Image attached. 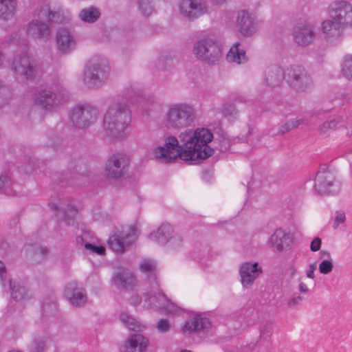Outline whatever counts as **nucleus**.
<instances>
[{"label":"nucleus","mask_w":352,"mask_h":352,"mask_svg":"<svg viewBox=\"0 0 352 352\" xmlns=\"http://www.w3.org/2000/svg\"><path fill=\"white\" fill-rule=\"evenodd\" d=\"M179 138L181 145L175 137H166L164 144L155 148L154 157L162 162L170 163L177 157L184 161H196L207 159L213 154V149L208 145L213 135L208 129L186 130L179 134Z\"/></svg>","instance_id":"nucleus-1"},{"label":"nucleus","mask_w":352,"mask_h":352,"mask_svg":"<svg viewBox=\"0 0 352 352\" xmlns=\"http://www.w3.org/2000/svg\"><path fill=\"white\" fill-rule=\"evenodd\" d=\"M131 121V113L127 104L116 102L104 114L102 129L109 138L122 141L128 137L126 129Z\"/></svg>","instance_id":"nucleus-2"},{"label":"nucleus","mask_w":352,"mask_h":352,"mask_svg":"<svg viewBox=\"0 0 352 352\" xmlns=\"http://www.w3.org/2000/svg\"><path fill=\"white\" fill-rule=\"evenodd\" d=\"M196 117V110L192 105L186 102H177L168 106L165 120L169 127L180 129L191 126Z\"/></svg>","instance_id":"nucleus-3"},{"label":"nucleus","mask_w":352,"mask_h":352,"mask_svg":"<svg viewBox=\"0 0 352 352\" xmlns=\"http://www.w3.org/2000/svg\"><path fill=\"white\" fill-rule=\"evenodd\" d=\"M98 109L91 104H78L71 110L69 120L78 129H86L94 124L98 118Z\"/></svg>","instance_id":"nucleus-4"},{"label":"nucleus","mask_w":352,"mask_h":352,"mask_svg":"<svg viewBox=\"0 0 352 352\" xmlns=\"http://www.w3.org/2000/svg\"><path fill=\"white\" fill-rule=\"evenodd\" d=\"M195 56L208 64H215L222 57L220 44L214 38L206 37L197 41L192 49Z\"/></svg>","instance_id":"nucleus-5"},{"label":"nucleus","mask_w":352,"mask_h":352,"mask_svg":"<svg viewBox=\"0 0 352 352\" xmlns=\"http://www.w3.org/2000/svg\"><path fill=\"white\" fill-rule=\"evenodd\" d=\"M69 173L57 176L56 181L62 187L69 185H81L88 182L89 170L81 160H72L69 165Z\"/></svg>","instance_id":"nucleus-6"},{"label":"nucleus","mask_w":352,"mask_h":352,"mask_svg":"<svg viewBox=\"0 0 352 352\" xmlns=\"http://www.w3.org/2000/svg\"><path fill=\"white\" fill-rule=\"evenodd\" d=\"M138 230L135 226L116 230L108 240L109 247L114 252H124L137 239Z\"/></svg>","instance_id":"nucleus-7"},{"label":"nucleus","mask_w":352,"mask_h":352,"mask_svg":"<svg viewBox=\"0 0 352 352\" xmlns=\"http://www.w3.org/2000/svg\"><path fill=\"white\" fill-rule=\"evenodd\" d=\"M68 97V92L63 88L58 89L56 93L48 89H41L34 94V103L44 111H52Z\"/></svg>","instance_id":"nucleus-8"},{"label":"nucleus","mask_w":352,"mask_h":352,"mask_svg":"<svg viewBox=\"0 0 352 352\" xmlns=\"http://www.w3.org/2000/svg\"><path fill=\"white\" fill-rule=\"evenodd\" d=\"M130 160L123 153L111 155L106 162L104 175L109 179H119L124 177L129 170Z\"/></svg>","instance_id":"nucleus-9"},{"label":"nucleus","mask_w":352,"mask_h":352,"mask_svg":"<svg viewBox=\"0 0 352 352\" xmlns=\"http://www.w3.org/2000/svg\"><path fill=\"white\" fill-rule=\"evenodd\" d=\"M173 227L169 223H162L156 231L151 232L148 237L151 240L164 245L169 243L173 249L180 248L182 245V239L179 235H174Z\"/></svg>","instance_id":"nucleus-10"},{"label":"nucleus","mask_w":352,"mask_h":352,"mask_svg":"<svg viewBox=\"0 0 352 352\" xmlns=\"http://www.w3.org/2000/svg\"><path fill=\"white\" fill-rule=\"evenodd\" d=\"M285 79L291 87L298 92L305 91L311 85V79L301 67H286Z\"/></svg>","instance_id":"nucleus-11"},{"label":"nucleus","mask_w":352,"mask_h":352,"mask_svg":"<svg viewBox=\"0 0 352 352\" xmlns=\"http://www.w3.org/2000/svg\"><path fill=\"white\" fill-rule=\"evenodd\" d=\"M294 237L290 232L277 228L266 241V245L273 252L279 254L288 250L292 245Z\"/></svg>","instance_id":"nucleus-12"},{"label":"nucleus","mask_w":352,"mask_h":352,"mask_svg":"<svg viewBox=\"0 0 352 352\" xmlns=\"http://www.w3.org/2000/svg\"><path fill=\"white\" fill-rule=\"evenodd\" d=\"M329 14L346 28L352 25V5L344 1H335L329 8Z\"/></svg>","instance_id":"nucleus-13"},{"label":"nucleus","mask_w":352,"mask_h":352,"mask_svg":"<svg viewBox=\"0 0 352 352\" xmlns=\"http://www.w3.org/2000/svg\"><path fill=\"white\" fill-rule=\"evenodd\" d=\"M340 185L336 182L334 174L329 170L319 171L316 176L314 190L318 194L335 193Z\"/></svg>","instance_id":"nucleus-14"},{"label":"nucleus","mask_w":352,"mask_h":352,"mask_svg":"<svg viewBox=\"0 0 352 352\" xmlns=\"http://www.w3.org/2000/svg\"><path fill=\"white\" fill-rule=\"evenodd\" d=\"M110 76V67H85L83 82L88 88L101 87Z\"/></svg>","instance_id":"nucleus-15"},{"label":"nucleus","mask_w":352,"mask_h":352,"mask_svg":"<svg viewBox=\"0 0 352 352\" xmlns=\"http://www.w3.org/2000/svg\"><path fill=\"white\" fill-rule=\"evenodd\" d=\"M179 8L181 14L189 20L197 19L208 12L204 0H182Z\"/></svg>","instance_id":"nucleus-16"},{"label":"nucleus","mask_w":352,"mask_h":352,"mask_svg":"<svg viewBox=\"0 0 352 352\" xmlns=\"http://www.w3.org/2000/svg\"><path fill=\"white\" fill-rule=\"evenodd\" d=\"M293 38L299 45H308L315 38V27L311 23H301L293 29Z\"/></svg>","instance_id":"nucleus-17"},{"label":"nucleus","mask_w":352,"mask_h":352,"mask_svg":"<svg viewBox=\"0 0 352 352\" xmlns=\"http://www.w3.org/2000/svg\"><path fill=\"white\" fill-rule=\"evenodd\" d=\"M65 298L75 307H82L87 300L85 289L75 281L69 283L64 292Z\"/></svg>","instance_id":"nucleus-18"},{"label":"nucleus","mask_w":352,"mask_h":352,"mask_svg":"<svg viewBox=\"0 0 352 352\" xmlns=\"http://www.w3.org/2000/svg\"><path fill=\"white\" fill-rule=\"evenodd\" d=\"M112 283L118 289H132L137 283L134 274L128 270H121L114 273Z\"/></svg>","instance_id":"nucleus-19"},{"label":"nucleus","mask_w":352,"mask_h":352,"mask_svg":"<svg viewBox=\"0 0 352 352\" xmlns=\"http://www.w3.org/2000/svg\"><path fill=\"white\" fill-rule=\"evenodd\" d=\"M261 25L262 21L254 10H243V37L256 34Z\"/></svg>","instance_id":"nucleus-20"},{"label":"nucleus","mask_w":352,"mask_h":352,"mask_svg":"<svg viewBox=\"0 0 352 352\" xmlns=\"http://www.w3.org/2000/svg\"><path fill=\"white\" fill-rule=\"evenodd\" d=\"M122 97L127 102L131 104H140L142 107L144 106V102L152 104L155 102L152 96L146 97L139 89L133 87H129L125 88L122 92Z\"/></svg>","instance_id":"nucleus-21"},{"label":"nucleus","mask_w":352,"mask_h":352,"mask_svg":"<svg viewBox=\"0 0 352 352\" xmlns=\"http://www.w3.org/2000/svg\"><path fill=\"white\" fill-rule=\"evenodd\" d=\"M210 327L208 318L203 317L201 314L195 315L192 318L186 321L183 327V331L189 333L193 332H205Z\"/></svg>","instance_id":"nucleus-22"},{"label":"nucleus","mask_w":352,"mask_h":352,"mask_svg":"<svg viewBox=\"0 0 352 352\" xmlns=\"http://www.w3.org/2000/svg\"><path fill=\"white\" fill-rule=\"evenodd\" d=\"M27 33L34 38H47L50 31L48 25L38 19L32 20L28 25Z\"/></svg>","instance_id":"nucleus-23"},{"label":"nucleus","mask_w":352,"mask_h":352,"mask_svg":"<svg viewBox=\"0 0 352 352\" xmlns=\"http://www.w3.org/2000/svg\"><path fill=\"white\" fill-rule=\"evenodd\" d=\"M58 50L62 53H67L75 47V41L66 29H60L56 34Z\"/></svg>","instance_id":"nucleus-24"},{"label":"nucleus","mask_w":352,"mask_h":352,"mask_svg":"<svg viewBox=\"0 0 352 352\" xmlns=\"http://www.w3.org/2000/svg\"><path fill=\"white\" fill-rule=\"evenodd\" d=\"M342 30H344L343 27L333 17L329 16L321 24V30L327 39L338 38Z\"/></svg>","instance_id":"nucleus-25"},{"label":"nucleus","mask_w":352,"mask_h":352,"mask_svg":"<svg viewBox=\"0 0 352 352\" xmlns=\"http://www.w3.org/2000/svg\"><path fill=\"white\" fill-rule=\"evenodd\" d=\"M148 340L141 334H133L124 344L126 352H142L148 346Z\"/></svg>","instance_id":"nucleus-26"},{"label":"nucleus","mask_w":352,"mask_h":352,"mask_svg":"<svg viewBox=\"0 0 352 352\" xmlns=\"http://www.w3.org/2000/svg\"><path fill=\"white\" fill-rule=\"evenodd\" d=\"M263 270L258 267V263H243V286L252 284L262 273Z\"/></svg>","instance_id":"nucleus-27"},{"label":"nucleus","mask_w":352,"mask_h":352,"mask_svg":"<svg viewBox=\"0 0 352 352\" xmlns=\"http://www.w3.org/2000/svg\"><path fill=\"white\" fill-rule=\"evenodd\" d=\"M140 269L150 280L151 285H157V282L156 281L157 265L155 261L144 259L140 265Z\"/></svg>","instance_id":"nucleus-28"},{"label":"nucleus","mask_w":352,"mask_h":352,"mask_svg":"<svg viewBox=\"0 0 352 352\" xmlns=\"http://www.w3.org/2000/svg\"><path fill=\"white\" fill-rule=\"evenodd\" d=\"M9 285L11 296L14 300L20 301L31 298L30 291L19 283L12 282L11 280H9Z\"/></svg>","instance_id":"nucleus-29"},{"label":"nucleus","mask_w":352,"mask_h":352,"mask_svg":"<svg viewBox=\"0 0 352 352\" xmlns=\"http://www.w3.org/2000/svg\"><path fill=\"white\" fill-rule=\"evenodd\" d=\"M285 69L286 67H275L268 71L265 78L267 84L272 87L279 85L285 78Z\"/></svg>","instance_id":"nucleus-30"},{"label":"nucleus","mask_w":352,"mask_h":352,"mask_svg":"<svg viewBox=\"0 0 352 352\" xmlns=\"http://www.w3.org/2000/svg\"><path fill=\"white\" fill-rule=\"evenodd\" d=\"M100 16V12L98 8L94 6H89L82 9L78 13V18L87 23H94Z\"/></svg>","instance_id":"nucleus-31"},{"label":"nucleus","mask_w":352,"mask_h":352,"mask_svg":"<svg viewBox=\"0 0 352 352\" xmlns=\"http://www.w3.org/2000/svg\"><path fill=\"white\" fill-rule=\"evenodd\" d=\"M16 8V0H0V16L3 20L12 19Z\"/></svg>","instance_id":"nucleus-32"},{"label":"nucleus","mask_w":352,"mask_h":352,"mask_svg":"<svg viewBox=\"0 0 352 352\" xmlns=\"http://www.w3.org/2000/svg\"><path fill=\"white\" fill-rule=\"evenodd\" d=\"M161 294H164L158 288V284L157 285L153 284L151 285V291L146 294L144 306L146 308L155 307L158 309L155 305V302H162L159 298Z\"/></svg>","instance_id":"nucleus-33"},{"label":"nucleus","mask_w":352,"mask_h":352,"mask_svg":"<svg viewBox=\"0 0 352 352\" xmlns=\"http://www.w3.org/2000/svg\"><path fill=\"white\" fill-rule=\"evenodd\" d=\"M155 0H138L137 6L140 14L148 17L155 13Z\"/></svg>","instance_id":"nucleus-34"},{"label":"nucleus","mask_w":352,"mask_h":352,"mask_svg":"<svg viewBox=\"0 0 352 352\" xmlns=\"http://www.w3.org/2000/svg\"><path fill=\"white\" fill-rule=\"evenodd\" d=\"M159 298L162 302H155V305L158 307V309L166 311L168 314H175L177 313L178 307L174 303L170 302L165 294H161Z\"/></svg>","instance_id":"nucleus-35"},{"label":"nucleus","mask_w":352,"mask_h":352,"mask_svg":"<svg viewBox=\"0 0 352 352\" xmlns=\"http://www.w3.org/2000/svg\"><path fill=\"white\" fill-rule=\"evenodd\" d=\"M120 320L128 327L129 329L135 331H142L144 327L137 321L132 316L126 312H122L120 315Z\"/></svg>","instance_id":"nucleus-36"},{"label":"nucleus","mask_w":352,"mask_h":352,"mask_svg":"<svg viewBox=\"0 0 352 352\" xmlns=\"http://www.w3.org/2000/svg\"><path fill=\"white\" fill-rule=\"evenodd\" d=\"M41 19H47L49 22H56L59 14L57 12L52 11L47 5L41 6L40 10L36 14Z\"/></svg>","instance_id":"nucleus-37"},{"label":"nucleus","mask_w":352,"mask_h":352,"mask_svg":"<svg viewBox=\"0 0 352 352\" xmlns=\"http://www.w3.org/2000/svg\"><path fill=\"white\" fill-rule=\"evenodd\" d=\"M13 72L16 74V79L21 78L26 80H32L35 76V67H12Z\"/></svg>","instance_id":"nucleus-38"},{"label":"nucleus","mask_w":352,"mask_h":352,"mask_svg":"<svg viewBox=\"0 0 352 352\" xmlns=\"http://www.w3.org/2000/svg\"><path fill=\"white\" fill-rule=\"evenodd\" d=\"M28 350L30 352H46L44 339L41 336H34L28 346Z\"/></svg>","instance_id":"nucleus-39"},{"label":"nucleus","mask_w":352,"mask_h":352,"mask_svg":"<svg viewBox=\"0 0 352 352\" xmlns=\"http://www.w3.org/2000/svg\"><path fill=\"white\" fill-rule=\"evenodd\" d=\"M223 115L230 120H232L239 117V111L236 109L234 104L232 102H226L223 104L221 109Z\"/></svg>","instance_id":"nucleus-40"},{"label":"nucleus","mask_w":352,"mask_h":352,"mask_svg":"<svg viewBox=\"0 0 352 352\" xmlns=\"http://www.w3.org/2000/svg\"><path fill=\"white\" fill-rule=\"evenodd\" d=\"M239 43H236L228 52L226 59L229 63H241V55L242 53L239 52Z\"/></svg>","instance_id":"nucleus-41"},{"label":"nucleus","mask_w":352,"mask_h":352,"mask_svg":"<svg viewBox=\"0 0 352 352\" xmlns=\"http://www.w3.org/2000/svg\"><path fill=\"white\" fill-rule=\"evenodd\" d=\"M3 190V192L8 196L15 195L14 191L12 188V182L8 177H0V190Z\"/></svg>","instance_id":"nucleus-42"},{"label":"nucleus","mask_w":352,"mask_h":352,"mask_svg":"<svg viewBox=\"0 0 352 352\" xmlns=\"http://www.w3.org/2000/svg\"><path fill=\"white\" fill-rule=\"evenodd\" d=\"M108 59L102 55H94L88 61L86 66H109Z\"/></svg>","instance_id":"nucleus-43"},{"label":"nucleus","mask_w":352,"mask_h":352,"mask_svg":"<svg viewBox=\"0 0 352 352\" xmlns=\"http://www.w3.org/2000/svg\"><path fill=\"white\" fill-rule=\"evenodd\" d=\"M77 209L72 205H68L65 211V221L68 226H72L74 223V219L77 214Z\"/></svg>","instance_id":"nucleus-44"},{"label":"nucleus","mask_w":352,"mask_h":352,"mask_svg":"<svg viewBox=\"0 0 352 352\" xmlns=\"http://www.w3.org/2000/svg\"><path fill=\"white\" fill-rule=\"evenodd\" d=\"M309 118L307 117H302L300 118H294L288 120L287 122H285L286 128H287L288 131H291L293 129H295L300 124H309Z\"/></svg>","instance_id":"nucleus-45"},{"label":"nucleus","mask_w":352,"mask_h":352,"mask_svg":"<svg viewBox=\"0 0 352 352\" xmlns=\"http://www.w3.org/2000/svg\"><path fill=\"white\" fill-rule=\"evenodd\" d=\"M319 271L322 274H328L332 272L333 268V260L325 259L319 264Z\"/></svg>","instance_id":"nucleus-46"},{"label":"nucleus","mask_w":352,"mask_h":352,"mask_svg":"<svg viewBox=\"0 0 352 352\" xmlns=\"http://www.w3.org/2000/svg\"><path fill=\"white\" fill-rule=\"evenodd\" d=\"M338 124V122L335 119H332L327 122H324L322 125L320 126L318 130L320 133L325 134L329 130L336 129Z\"/></svg>","instance_id":"nucleus-47"},{"label":"nucleus","mask_w":352,"mask_h":352,"mask_svg":"<svg viewBox=\"0 0 352 352\" xmlns=\"http://www.w3.org/2000/svg\"><path fill=\"white\" fill-rule=\"evenodd\" d=\"M12 66H32L30 60L26 54H22L17 58H15Z\"/></svg>","instance_id":"nucleus-48"},{"label":"nucleus","mask_w":352,"mask_h":352,"mask_svg":"<svg viewBox=\"0 0 352 352\" xmlns=\"http://www.w3.org/2000/svg\"><path fill=\"white\" fill-rule=\"evenodd\" d=\"M346 221V216L345 213L343 210H337L336 212V215L334 217V221L333 224V228L334 229H336L338 228V226L345 222Z\"/></svg>","instance_id":"nucleus-49"},{"label":"nucleus","mask_w":352,"mask_h":352,"mask_svg":"<svg viewBox=\"0 0 352 352\" xmlns=\"http://www.w3.org/2000/svg\"><path fill=\"white\" fill-rule=\"evenodd\" d=\"M85 248L98 255H104L105 254V248L103 246H98L89 243H86Z\"/></svg>","instance_id":"nucleus-50"},{"label":"nucleus","mask_w":352,"mask_h":352,"mask_svg":"<svg viewBox=\"0 0 352 352\" xmlns=\"http://www.w3.org/2000/svg\"><path fill=\"white\" fill-rule=\"evenodd\" d=\"M303 297L299 295L292 296L288 301V307L291 308L296 307L301 304Z\"/></svg>","instance_id":"nucleus-51"},{"label":"nucleus","mask_w":352,"mask_h":352,"mask_svg":"<svg viewBox=\"0 0 352 352\" xmlns=\"http://www.w3.org/2000/svg\"><path fill=\"white\" fill-rule=\"evenodd\" d=\"M157 328L160 332H167L170 329V323L166 319H161L157 322Z\"/></svg>","instance_id":"nucleus-52"},{"label":"nucleus","mask_w":352,"mask_h":352,"mask_svg":"<svg viewBox=\"0 0 352 352\" xmlns=\"http://www.w3.org/2000/svg\"><path fill=\"white\" fill-rule=\"evenodd\" d=\"M7 273L6 270V266L3 262L0 261V281L3 287H6V278Z\"/></svg>","instance_id":"nucleus-53"},{"label":"nucleus","mask_w":352,"mask_h":352,"mask_svg":"<svg viewBox=\"0 0 352 352\" xmlns=\"http://www.w3.org/2000/svg\"><path fill=\"white\" fill-rule=\"evenodd\" d=\"M321 239L319 237H316L311 243L310 249L312 252H317L321 247Z\"/></svg>","instance_id":"nucleus-54"},{"label":"nucleus","mask_w":352,"mask_h":352,"mask_svg":"<svg viewBox=\"0 0 352 352\" xmlns=\"http://www.w3.org/2000/svg\"><path fill=\"white\" fill-rule=\"evenodd\" d=\"M316 263H311L308 266V270L306 272V276L307 278L314 279L315 278L314 272L316 270Z\"/></svg>","instance_id":"nucleus-55"},{"label":"nucleus","mask_w":352,"mask_h":352,"mask_svg":"<svg viewBox=\"0 0 352 352\" xmlns=\"http://www.w3.org/2000/svg\"><path fill=\"white\" fill-rule=\"evenodd\" d=\"M298 289L300 293L301 294H307L309 292V289L307 285L304 283L302 278H299L298 279Z\"/></svg>","instance_id":"nucleus-56"},{"label":"nucleus","mask_w":352,"mask_h":352,"mask_svg":"<svg viewBox=\"0 0 352 352\" xmlns=\"http://www.w3.org/2000/svg\"><path fill=\"white\" fill-rule=\"evenodd\" d=\"M342 66H352V54H347L343 56Z\"/></svg>","instance_id":"nucleus-57"},{"label":"nucleus","mask_w":352,"mask_h":352,"mask_svg":"<svg viewBox=\"0 0 352 352\" xmlns=\"http://www.w3.org/2000/svg\"><path fill=\"white\" fill-rule=\"evenodd\" d=\"M342 73L346 78L352 80V67H342Z\"/></svg>","instance_id":"nucleus-58"},{"label":"nucleus","mask_w":352,"mask_h":352,"mask_svg":"<svg viewBox=\"0 0 352 352\" xmlns=\"http://www.w3.org/2000/svg\"><path fill=\"white\" fill-rule=\"evenodd\" d=\"M131 304L137 306L142 302V298L140 296H133L130 299Z\"/></svg>","instance_id":"nucleus-59"},{"label":"nucleus","mask_w":352,"mask_h":352,"mask_svg":"<svg viewBox=\"0 0 352 352\" xmlns=\"http://www.w3.org/2000/svg\"><path fill=\"white\" fill-rule=\"evenodd\" d=\"M8 247V243H7V241L5 240H2L0 242V252L1 254H5L7 251Z\"/></svg>","instance_id":"nucleus-60"},{"label":"nucleus","mask_w":352,"mask_h":352,"mask_svg":"<svg viewBox=\"0 0 352 352\" xmlns=\"http://www.w3.org/2000/svg\"><path fill=\"white\" fill-rule=\"evenodd\" d=\"M288 131H288L287 128H286V124H285L279 128L278 131L277 133H272V135H282L285 133H287Z\"/></svg>","instance_id":"nucleus-61"},{"label":"nucleus","mask_w":352,"mask_h":352,"mask_svg":"<svg viewBox=\"0 0 352 352\" xmlns=\"http://www.w3.org/2000/svg\"><path fill=\"white\" fill-rule=\"evenodd\" d=\"M256 347L255 343H250L245 346V348H243V352H252Z\"/></svg>","instance_id":"nucleus-62"},{"label":"nucleus","mask_w":352,"mask_h":352,"mask_svg":"<svg viewBox=\"0 0 352 352\" xmlns=\"http://www.w3.org/2000/svg\"><path fill=\"white\" fill-rule=\"evenodd\" d=\"M289 274H290V276L292 277L294 276L296 273H297V269L296 267H294V265H292L289 267Z\"/></svg>","instance_id":"nucleus-63"},{"label":"nucleus","mask_w":352,"mask_h":352,"mask_svg":"<svg viewBox=\"0 0 352 352\" xmlns=\"http://www.w3.org/2000/svg\"><path fill=\"white\" fill-rule=\"evenodd\" d=\"M320 254L322 257H327V259H330L331 258V254L328 251H326V250H322L321 252H320Z\"/></svg>","instance_id":"nucleus-64"}]
</instances>
